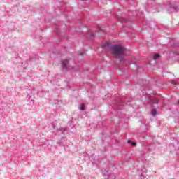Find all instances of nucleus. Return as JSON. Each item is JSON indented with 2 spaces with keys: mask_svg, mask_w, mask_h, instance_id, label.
<instances>
[{
  "mask_svg": "<svg viewBox=\"0 0 179 179\" xmlns=\"http://www.w3.org/2000/svg\"><path fill=\"white\" fill-rule=\"evenodd\" d=\"M68 64H69L68 60H64V61L62 62V67H63L64 69L67 68Z\"/></svg>",
  "mask_w": 179,
  "mask_h": 179,
  "instance_id": "nucleus-2",
  "label": "nucleus"
},
{
  "mask_svg": "<svg viewBox=\"0 0 179 179\" xmlns=\"http://www.w3.org/2000/svg\"><path fill=\"white\" fill-rule=\"evenodd\" d=\"M111 52L115 57L122 55L123 52H125V48L120 45H113L111 47Z\"/></svg>",
  "mask_w": 179,
  "mask_h": 179,
  "instance_id": "nucleus-1",
  "label": "nucleus"
},
{
  "mask_svg": "<svg viewBox=\"0 0 179 179\" xmlns=\"http://www.w3.org/2000/svg\"><path fill=\"white\" fill-rule=\"evenodd\" d=\"M128 142H131V141H129Z\"/></svg>",
  "mask_w": 179,
  "mask_h": 179,
  "instance_id": "nucleus-10",
  "label": "nucleus"
},
{
  "mask_svg": "<svg viewBox=\"0 0 179 179\" xmlns=\"http://www.w3.org/2000/svg\"><path fill=\"white\" fill-rule=\"evenodd\" d=\"M85 106L83 105V104H81L80 106V110H85Z\"/></svg>",
  "mask_w": 179,
  "mask_h": 179,
  "instance_id": "nucleus-4",
  "label": "nucleus"
},
{
  "mask_svg": "<svg viewBox=\"0 0 179 179\" xmlns=\"http://www.w3.org/2000/svg\"><path fill=\"white\" fill-rule=\"evenodd\" d=\"M159 57H160V55H159V54H155V55H154V59H157V58H159Z\"/></svg>",
  "mask_w": 179,
  "mask_h": 179,
  "instance_id": "nucleus-3",
  "label": "nucleus"
},
{
  "mask_svg": "<svg viewBox=\"0 0 179 179\" xmlns=\"http://www.w3.org/2000/svg\"><path fill=\"white\" fill-rule=\"evenodd\" d=\"M82 1H87V0H82Z\"/></svg>",
  "mask_w": 179,
  "mask_h": 179,
  "instance_id": "nucleus-9",
  "label": "nucleus"
},
{
  "mask_svg": "<svg viewBox=\"0 0 179 179\" xmlns=\"http://www.w3.org/2000/svg\"><path fill=\"white\" fill-rule=\"evenodd\" d=\"M171 84H172V85H178V83L177 82L174 81V80H173V81L171 82Z\"/></svg>",
  "mask_w": 179,
  "mask_h": 179,
  "instance_id": "nucleus-7",
  "label": "nucleus"
},
{
  "mask_svg": "<svg viewBox=\"0 0 179 179\" xmlns=\"http://www.w3.org/2000/svg\"><path fill=\"white\" fill-rule=\"evenodd\" d=\"M132 146H136V143L131 142Z\"/></svg>",
  "mask_w": 179,
  "mask_h": 179,
  "instance_id": "nucleus-8",
  "label": "nucleus"
},
{
  "mask_svg": "<svg viewBox=\"0 0 179 179\" xmlns=\"http://www.w3.org/2000/svg\"><path fill=\"white\" fill-rule=\"evenodd\" d=\"M151 114H152V115H156V114H157L156 110H152L151 112Z\"/></svg>",
  "mask_w": 179,
  "mask_h": 179,
  "instance_id": "nucleus-5",
  "label": "nucleus"
},
{
  "mask_svg": "<svg viewBox=\"0 0 179 179\" xmlns=\"http://www.w3.org/2000/svg\"><path fill=\"white\" fill-rule=\"evenodd\" d=\"M120 62H124V57H121L119 58Z\"/></svg>",
  "mask_w": 179,
  "mask_h": 179,
  "instance_id": "nucleus-6",
  "label": "nucleus"
}]
</instances>
